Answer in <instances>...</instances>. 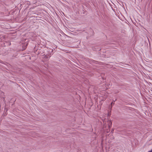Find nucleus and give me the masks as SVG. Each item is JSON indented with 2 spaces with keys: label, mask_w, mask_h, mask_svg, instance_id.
Segmentation results:
<instances>
[{
  "label": "nucleus",
  "mask_w": 152,
  "mask_h": 152,
  "mask_svg": "<svg viewBox=\"0 0 152 152\" xmlns=\"http://www.w3.org/2000/svg\"><path fill=\"white\" fill-rule=\"evenodd\" d=\"M107 124L108 125V128L109 129H110L111 127L112 124V123L111 121L110 120H108L107 122Z\"/></svg>",
  "instance_id": "f257e3e1"
},
{
  "label": "nucleus",
  "mask_w": 152,
  "mask_h": 152,
  "mask_svg": "<svg viewBox=\"0 0 152 152\" xmlns=\"http://www.w3.org/2000/svg\"><path fill=\"white\" fill-rule=\"evenodd\" d=\"M114 102H112L111 103V105L112 106V105L113 104H114Z\"/></svg>",
  "instance_id": "7ed1b4c3"
},
{
  "label": "nucleus",
  "mask_w": 152,
  "mask_h": 152,
  "mask_svg": "<svg viewBox=\"0 0 152 152\" xmlns=\"http://www.w3.org/2000/svg\"><path fill=\"white\" fill-rule=\"evenodd\" d=\"M49 55H48V54L46 55L45 56V58H50L51 56H49Z\"/></svg>",
  "instance_id": "f03ea898"
}]
</instances>
